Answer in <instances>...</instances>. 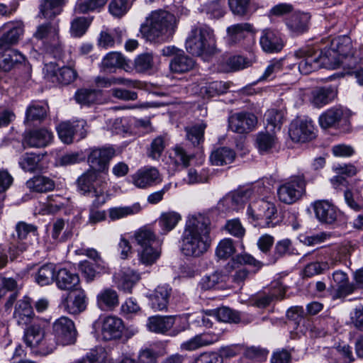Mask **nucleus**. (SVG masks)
Segmentation results:
<instances>
[{
  "label": "nucleus",
  "mask_w": 363,
  "mask_h": 363,
  "mask_svg": "<svg viewBox=\"0 0 363 363\" xmlns=\"http://www.w3.org/2000/svg\"><path fill=\"white\" fill-rule=\"evenodd\" d=\"M210 223L201 214L189 216L181 237V250L187 257H199L211 245Z\"/></svg>",
  "instance_id": "1"
},
{
  "label": "nucleus",
  "mask_w": 363,
  "mask_h": 363,
  "mask_svg": "<svg viewBox=\"0 0 363 363\" xmlns=\"http://www.w3.org/2000/svg\"><path fill=\"white\" fill-rule=\"evenodd\" d=\"M177 19L174 14L164 10L151 12L141 24L140 33L147 41L162 43L168 41L175 33Z\"/></svg>",
  "instance_id": "2"
},
{
  "label": "nucleus",
  "mask_w": 363,
  "mask_h": 363,
  "mask_svg": "<svg viewBox=\"0 0 363 363\" xmlns=\"http://www.w3.org/2000/svg\"><path fill=\"white\" fill-rule=\"evenodd\" d=\"M106 174L89 169L77 180V189L83 196L94 198V206H102L109 199Z\"/></svg>",
  "instance_id": "3"
},
{
  "label": "nucleus",
  "mask_w": 363,
  "mask_h": 363,
  "mask_svg": "<svg viewBox=\"0 0 363 363\" xmlns=\"http://www.w3.org/2000/svg\"><path fill=\"white\" fill-rule=\"evenodd\" d=\"M324 64L328 69H336L342 64L343 60L354 57L352 40L347 35L337 37L330 42V48H325L323 50Z\"/></svg>",
  "instance_id": "4"
},
{
  "label": "nucleus",
  "mask_w": 363,
  "mask_h": 363,
  "mask_svg": "<svg viewBox=\"0 0 363 363\" xmlns=\"http://www.w3.org/2000/svg\"><path fill=\"white\" fill-rule=\"evenodd\" d=\"M186 48L193 55L213 53L215 50L213 30L207 26L192 28L186 40Z\"/></svg>",
  "instance_id": "5"
},
{
  "label": "nucleus",
  "mask_w": 363,
  "mask_h": 363,
  "mask_svg": "<svg viewBox=\"0 0 363 363\" xmlns=\"http://www.w3.org/2000/svg\"><path fill=\"white\" fill-rule=\"evenodd\" d=\"M23 341L32 352L48 355L52 353L56 347V340L46 335L45 330L38 325H32L24 331Z\"/></svg>",
  "instance_id": "6"
},
{
  "label": "nucleus",
  "mask_w": 363,
  "mask_h": 363,
  "mask_svg": "<svg viewBox=\"0 0 363 363\" xmlns=\"http://www.w3.org/2000/svg\"><path fill=\"white\" fill-rule=\"evenodd\" d=\"M307 182L303 174L291 175L284 180L277 188V197L285 204H293L306 194Z\"/></svg>",
  "instance_id": "7"
},
{
  "label": "nucleus",
  "mask_w": 363,
  "mask_h": 363,
  "mask_svg": "<svg viewBox=\"0 0 363 363\" xmlns=\"http://www.w3.org/2000/svg\"><path fill=\"white\" fill-rule=\"evenodd\" d=\"M277 213L275 204L264 199L250 203L247 210L248 218L261 227H274L272 220Z\"/></svg>",
  "instance_id": "8"
},
{
  "label": "nucleus",
  "mask_w": 363,
  "mask_h": 363,
  "mask_svg": "<svg viewBox=\"0 0 363 363\" xmlns=\"http://www.w3.org/2000/svg\"><path fill=\"white\" fill-rule=\"evenodd\" d=\"M58 21H49L40 24L33 34V37L41 40L50 51L60 52L62 50Z\"/></svg>",
  "instance_id": "9"
},
{
  "label": "nucleus",
  "mask_w": 363,
  "mask_h": 363,
  "mask_svg": "<svg viewBox=\"0 0 363 363\" xmlns=\"http://www.w3.org/2000/svg\"><path fill=\"white\" fill-rule=\"evenodd\" d=\"M295 56L300 59L298 69L301 73L308 74L321 67H325L324 54L322 50L311 48H301L295 52Z\"/></svg>",
  "instance_id": "10"
},
{
  "label": "nucleus",
  "mask_w": 363,
  "mask_h": 363,
  "mask_svg": "<svg viewBox=\"0 0 363 363\" xmlns=\"http://www.w3.org/2000/svg\"><path fill=\"white\" fill-rule=\"evenodd\" d=\"M16 231L18 242L16 245L10 247L9 253L11 259H13L26 250L30 244V240L38 236V228L35 225L26 222H19L16 225Z\"/></svg>",
  "instance_id": "11"
},
{
  "label": "nucleus",
  "mask_w": 363,
  "mask_h": 363,
  "mask_svg": "<svg viewBox=\"0 0 363 363\" xmlns=\"http://www.w3.org/2000/svg\"><path fill=\"white\" fill-rule=\"evenodd\" d=\"M114 154L115 150L111 147L90 148L87 157L90 169L107 174L108 164Z\"/></svg>",
  "instance_id": "12"
},
{
  "label": "nucleus",
  "mask_w": 363,
  "mask_h": 363,
  "mask_svg": "<svg viewBox=\"0 0 363 363\" xmlns=\"http://www.w3.org/2000/svg\"><path fill=\"white\" fill-rule=\"evenodd\" d=\"M24 33L22 21H11L4 23L0 28V50L8 49L16 45Z\"/></svg>",
  "instance_id": "13"
},
{
  "label": "nucleus",
  "mask_w": 363,
  "mask_h": 363,
  "mask_svg": "<svg viewBox=\"0 0 363 363\" xmlns=\"http://www.w3.org/2000/svg\"><path fill=\"white\" fill-rule=\"evenodd\" d=\"M52 330L57 341L62 345H71L76 341L77 330L74 322L65 316L54 322Z\"/></svg>",
  "instance_id": "14"
},
{
  "label": "nucleus",
  "mask_w": 363,
  "mask_h": 363,
  "mask_svg": "<svg viewBox=\"0 0 363 363\" xmlns=\"http://www.w3.org/2000/svg\"><path fill=\"white\" fill-rule=\"evenodd\" d=\"M289 134L295 143H307L316 137L315 128L311 120L293 121L289 127Z\"/></svg>",
  "instance_id": "15"
},
{
  "label": "nucleus",
  "mask_w": 363,
  "mask_h": 363,
  "mask_svg": "<svg viewBox=\"0 0 363 363\" xmlns=\"http://www.w3.org/2000/svg\"><path fill=\"white\" fill-rule=\"evenodd\" d=\"M257 121V117L252 113H235L228 118V128L236 133H248L254 129Z\"/></svg>",
  "instance_id": "16"
},
{
  "label": "nucleus",
  "mask_w": 363,
  "mask_h": 363,
  "mask_svg": "<svg viewBox=\"0 0 363 363\" xmlns=\"http://www.w3.org/2000/svg\"><path fill=\"white\" fill-rule=\"evenodd\" d=\"M133 184L138 188L147 189L162 182V177L155 167H145L131 176Z\"/></svg>",
  "instance_id": "17"
},
{
  "label": "nucleus",
  "mask_w": 363,
  "mask_h": 363,
  "mask_svg": "<svg viewBox=\"0 0 363 363\" xmlns=\"http://www.w3.org/2000/svg\"><path fill=\"white\" fill-rule=\"evenodd\" d=\"M84 121H65L60 123L57 127L60 139L66 144L73 142L75 136L79 139L84 138L86 135L84 130Z\"/></svg>",
  "instance_id": "18"
},
{
  "label": "nucleus",
  "mask_w": 363,
  "mask_h": 363,
  "mask_svg": "<svg viewBox=\"0 0 363 363\" xmlns=\"http://www.w3.org/2000/svg\"><path fill=\"white\" fill-rule=\"evenodd\" d=\"M350 111L341 106H335L323 112L318 118L321 128L327 129L336 128L342 121H347L350 117Z\"/></svg>",
  "instance_id": "19"
},
{
  "label": "nucleus",
  "mask_w": 363,
  "mask_h": 363,
  "mask_svg": "<svg viewBox=\"0 0 363 363\" xmlns=\"http://www.w3.org/2000/svg\"><path fill=\"white\" fill-rule=\"evenodd\" d=\"M259 45L264 52L276 53L282 50L284 42L279 31L267 28L262 31Z\"/></svg>",
  "instance_id": "20"
},
{
  "label": "nucleus",
  "mask_w": 363,
  "mask_h": 363,
  "mask_svg": "<svg viewBox=\"0 0 363 363\" xmlns=\"http://www.w3.org/2000/svg\"><path fill=\"white\" fill-rule=\"evenodd\" d=\"M172 294V288L167 285H159L147 297L149 304L155 311H166Z\"/></svg>",
  "instance_id": "21"
},
{
  "label": "nucleus",
  "mask_w": 363,
  "mask_h": 363,
  "mask_svg": "<svg viewBox=\"0 0 363 363\" xmlns=\"http://www.w3.org/2000/svg\"><path fill=\"white\" fill-rule=\"evenodd\" d=\"M52 140V133L48 129H35L24 133L23 145L28 147L40 148L48 145Z\"/></svg>",
  "instance_id": "22"
},
{
  "label": "nucleus",
  "mask_w": 363,
  "mask_h": 363,
  "mask_svg": "<svg viewBox=\"0 0 363 363\" xmlns=\"http://www.w3.org/2000/svg\"><path fill=\"white\" fill-rule=\"evenodd\" d=\"M65 309L70 314H79L86 307V298L84 290L77 289L71 291L63 301Z\"/></svg>",
  "instance_id": "23"
},
{
  "label": "nucleus",
  "mask_w": 363,
  "mask_h": 363,
  "mask_svg": "<svg viewBox=\"0 0 363 363\" xmlns=\"http://www.w3.org/2000/svg\"><path fill=\"white\" fill-rule=\"evenodd\" d=\"M252 195L250 189L236 191L226 195L218 203L219 208H225L226 211H239Z\"/></svg>",
  "instance_id": "24"
},
{
  "label": "nucleus",
  "mask_w": 363,
  "mask_h": 363,
  "mask_svg": "<svg viewBox=\"0 0 363 363\" xmlns=\"http://www.w3.org/2000/svg\"><path fill=\"white\" fill-rule=\"evenodd\" d=\"M253 31V26L250 23L231 25L226 29L225 42L230 47L238 45L245 38L247 33Z\"/></svg>",
  "instance_id": "25"
},
{
  "label": "nucleus",
  "mask_w": 363,
  "mask_h": 363,
  "mask_svg": "<svg viewBox=\"0 0 363 363\" xmlns=\"http://www.w3.org/2000/svg\"><path fill=\"white\" fill-rule=\"evenodd\" d=\"M124 325L123 320L116 316H106L101 322V333L103 339L111 340L121 337Z\"/></svg>",
  "instance_id": "26"
},
{
  "label": "nucleus",
  "mask_w": 363,
  "mask_h": 363,
  "mask_svg": "<svg viewBox=\"0 0 363 363\" xmlns=\"http://www.w3.org/2000/svg\"><path fill=\"white\" fill-rule=\"evenodd\" d=\"M315 215L318 220L325 224L334 223L339 215L337 208L328 201H317L313 203Z\"/></svg>",
  "instance_id": "27"
},
{
  "label": "nucleus",
  "mask_w": 363,
  "mask_h": 363,
  "mask_svg": "<svg viewBox=\"0 0 363 363\" xmlns=\"http://www.w3.org/2000/svg\"><path fill=\"white\" fill-rule=\"evenodd\" d=\"M333 279L337 284V288L330 292V296L333 300L342 298L352 294L355 289L353 284L348 281V276L342 271L337 270L333 274Z\"/></svg>",
  "instance_id": "28"
},
{
  "label": "nucleus",
  "mask_w": 363,
  "mask_h": 363,
  "mask_svg": "<svg viewBox=\"0 0 363 363\" xmlns=\"http://www.w3.org/2000/svg\"><path fill=\"white\" fill-rule=\"evenodd\" d=\"M69 0H40L38 16L41 18L53 20L60 15Z\"/></svg>",
  "instance_id": "29"
},
{
  "label": "nucleus",
  "mask_w": 363,
  "mask_h": 363,
  "mask_svg": "<svg viewBox=\"0 0 363 363\" xmlns=\"http://www.w3.org/2000/svg\"><path fill=\"white\" fill-rule=\"evenodd\" d=\"M176 318V315H153L148 318L146 327L150 332L167 334L174 325Z\"/></svg>",
  "instance_id": "30"
},
{
  "label": "nucleus",
  "mask_w": 363,
  "mask_h": 363,
  "mask_svg": "<svg viewBox=\"0 0 363 363\" xmlns=\"http://www.w3.org/2000/svg\"><path fill=\"white\" fill-rule=\"evenodd\" d=\"M34 316L30 298L25 296L19 300L15 307L13 317L19 325H27Z\"/></svg>",
  "instance_id": "31"
},
{
  "label": "nucleus",
  "mask_w": 363,
  "mask_h": 363,
  "mask_svg": "<svg viewBox=\"0 0 363 363\" xmlns=\"http://www.w3.org/2000/svg\"><path fill=\"white\" fill-rule=\"evenodd\" d=\"M55 282L57 287L62 290L73 291L77 289L79 277L77 274L63 268L57 271L55 275Z\"/></svg>",
  "instance_id": "32"
},
{
  "label": "nucleus",
  "mask_w": 363,
  "mask_h": 363,
  "mask_svg": "<svg viewBox=\"0 0 363 363\" xmlns=\"http://www.w3.org/2000/svg\"><path fill=\"white\" fill-rule=\"evenodd\" d=\"M310 18L307 13L295 12L286 20V25L291 33L299 35L308 30Z\"/></svg>",
  "instance_id": "33"
},
{
  "label": "nucleus",
  "mask_w": 363,
  "mask_h": 363,
  "mask_svg": "<svg viewBox=\"0 0 363 363\" xmlns=\"http://www.w3.org/2000/svg\"><path fill=\"white\" fill-rule=\"evenodd\" d=\"M162 254V242L138 249L139 261L145 266H151L160 257Z\"/></svg>",
  "instance_id": "34"
},
{
  "label": "nucleus",
  "mask_w": 363,
  "mask_h": 363,
  "mask_svg": "<svg viewBox=\"0 0 363 363\" xmlns=\"http://www.w3.org/2000/svg\"><path fill=\"white\" fill-rule=\"evenodd\" d=\"M336 94L332 86L316 87L311 91V102L314 106L320 108L331 102Z\"/></svg>",
  "instance_id": "35"
},
{
  "label": "nucleus",
  "mask_w": 363,
  "mask_h": 363,
  "mask_svg": "<svg viewBox=\"0 0 363 363\" xmlns=\"http://www.w3.org/2000/svg\"><path fill=\"white\" fill-rule=\"evenodd\" d=\"M26 61V57L17 50H9L0 53V71L9 72L16 64Z\"/></svg>",
  "instance_id": "36"
},
{
  "label": "nucleus",
  "mask_w": 363,
  "mask_h": 363,
  "mask_svg": "<svg viewBox=\"0 0 363 363\" xmlns=\"http://www.w3.org/2000/svg\"><path fill=\"white\" fill-rule=\"evenodd\" d=\"M337 262V260L331 258L329 261H315L308 263L303 269V276L305 277H312L321 274L325 271L333 268Z\"/></svg>",
  "instance_id": "37"
},
{
  "label": "nucleus",
  "mask_w": 363,
  "mask_h": 363,
  "mask_svg": "<svg viewBox=\"0 0 363 363\" xmlns=\"http://www.w3.org/2000/svg\"><path fill=\"white\" fill-rule=\"evenodd\" d=\"M97 305L102 310H112L118 305L117 292L111 289L102 290L96 296Z\"/></svg>",
  "instance_id": "38"
},
{
  "label": "nucleus",
  "mask_w": 363,
  "mask_h": 363,
  "mask_svg": "<svg viewBox=\"0 0 363 363\" xmlns=\"http://www.w3.org/2000/svg\"><path fill=\"white\" fill-rule=\"evenodd\" d=\"M133 239L140 248L160 241L155 233L150 228L146 226H143L135 230Z\"/></svg>",
  "instance_id": "39"
},
{
  "label": "nucleus",
  "mask_w": 363,
  "mask_h": 363,
  "mask_svg": "<svg viewBox=\"0 0 363 363\" xmlns=\"http://www.w3.org/2000/svg\"><path fill=\"white\" fill-rule=\"evenodd\" d=\"M235 158V151L226 147H222L215 150L210 156L211 163L217 166L230 164L234 161Z\"/></svg>",
  "instance_id": "40"
},
{
  "label": "nucleus",
  "mask_w": 363,
  "mask_h": 363,
  "mask_svg": "<svg viewBox=\"0 0 363 363\" xmlns=\"http://www.w3.org/2000/svg\"><path fill=\"white\" fill-rule=\"evenodd\" d=\"M194 66V60L184 55L183 51L174 56L169 64L171 71L176 73L188 72L191 70Z\"/></svg>",
  "instance_id": "41"
},
{
  "label": "nucleus",
  "mask_w": 363,
  "mask_h": 363,
  "mask_svg": "<svg viewBox=\"0 0 363 363\" xmlns=\"http://www.w3.org/2000/svg\"><path fill=\"white\" fill-rule=\"evenodd\" d=\"M201 13L209 16L211 18H220L225 14V8L223 0H213L201 4L199 8Z\"/></svg>",
  "instance_id": "42"
},
{
  "label": "nucleus",
  "mask_w": 363,
  "mask_h": 363,
  "mask_svg": "<svg viewBox=\"0 0 363 363\" xmlns=\"http://www.w3.org/2000/svg\"><path fill=\"white\" fill-rule=\"evenodd\" d=\"M108 0H78L74 6V11L77 13H88L89 12H99L107 4Z\"/></svg>",
  "instance_id": "43"
},
{
  "label": "nucleus",
  "mask_w": 363,
  "mask_h": 363,
  "mask_svg": "<svg viewBox=\"0 0 363 363\" xmlns=\"http://www.w3.org/2000/svg\"><path fill=\"white\" fill-rule=\"evenodd\" d=\"M27 187L39 193L47 192L55 188L54 182L48 177L37 176L26 182Z\"/></svg>",
  "instance_id": "44"
},
{
  "label": "nucleus",
  "mask_w": 363,
  "mask_h": 363,
  "mask_svg": "<svg viewBox=\"0 0 363 363\" xmlns=\"http://www.w3.org/2000/svg\"><path fill=\"white\" fill-rule=\"evenodd\" d=\"M101 65L104 69L108 70L116 68L125 69V67L128 66L124 57L120 52H117L108 53L104 57Z\"/></svg>",
  "instance_id": "45"
},
{
  "label": "nucleus",
  "mask_w": 363,
  "mask_h": 363,
  "mask_svg": "<svg viewBox=\"0 0 363 363\" xmlns=\"http://www.w3.org/2000/svg\"><path fill=\"white\" fill-rule=\"evenodd\" d=\"M55 267L53 264L49 263L40 267L35 274V281L40 286L51 284L55 278Z\"/></svg>",
  "instance_id": "46"
},
{
  "label": "nucleus",
  "mask_w": 363,
  "mask_h": 363,
  "mask_svg": "<svg viewBox=\"0 0 363 363\" xmlns=\"http://www.w3.org/2000/svg\"><path fill=\"white\" fill-rule=\"evenodd\" d=\"M252 0H228L231 12L237 16L245 18L252 14Z\"/></svg>",
  "instance_id": "47"
},
{
  "label": "nucleus",
  "mask_w": 363,
  "mask_h": 363,
  "mask_svg": "<svg viewBox=\"0 0 363 363\" xmlns=\"http://www.w3.org/2000/svg\"><path fill=\"white\" fill-rule=\"evenodd\" d=\"M206 128V125L203 123L185 128L186 138L194 147L203 142Z\"/></svg>",
  "instance_id": "48"
},
{
  "label": "nucleus",
  "mask_w": 363,
  "mask_h": 363,
  "mask_svg": "<svg viewBox=\"0 0 363 363\" xmlns=\"http://www.w3.org/2000/svg\"><path fill=\"white\" fill-rule=\"evenodd\" d=\"M140 210V205L138 203H135L128 206L111 208L108 210V216L111 220H115L130 215L138 213Z\"/></svg>",
  "instance_id": "49"
},
{
  "label": "nucleus",
  "mask_w": 363,
  "mask_h": 363,
  "mask_svg": "<svg viewBox=\"0 0 363 363\" xmlns=\"http://www.w3.org/2000/svg\"><path fill=\"white\" fill-rule=\"evenodd\" d=\"M212 315L220 322L238 323L241 321L240 314L228 307L219 308Z\"/></svg>",
  "instance_id": "50"
},
{
  "label": "nucleus",
  "mask_w": 363,
  "mask_h": 363,
  "mask_svg": "<svg viewBox=\"0 0 363 363\" xmlns=\"http://www.w3.org/2000/svg\"><path fill=\"white\" fill-rule=\"evenodd\" d=\"M235 252L233 240L230 238L221 240L215 250L216 256L220 259H227Z\"/></svg>",
  "instance_id": "51"
},
{
  "label": "nucleus",
  "mask_w": 363,
  "mask_h": 363,
  "mask_svg": "<svg viewBox=\"0 0 363 363\" xmlns=\"http://www.w3.org/2000/svg\"><path fill=\"white\" fill-rule=\"evenodd\" d=\"M48 106L45 104L33 103L26 110L27 121H42L48 113Z\"/></svg>",
  "instance_id": "52"
},
{
  "label": "nucleus",
  "mask_w": 363,
  "mask_h": 363,
  "mask_svg": "<svg viewBox=\"0 0 363 363\" xmlns=\"http://www.w3.org/2000/svg\"><path fill=\"white\" fill-rule=\"evenodd\" d=\"M91 22V18L86 17L75 18L71 23L70 33L74 38L82 37L88 29Z\"/></svg>",
  "instance_id": "53"
},
{
  "label": "nucleus",
  "mask_w": 363,
  "mask_h": 363,
  "mask_svg": "<svg viewBox=\"0 0 363 363\" xmlns=\"http://www.w3.org/2000/svg\"><path fill=\"white\" fill-rule=\"evenodd\" d=\"M181 216L175 212H166L162 213L158 222L164 233L172 230L180 220Z\"/></svg>",
  "instance_id": "54"
},
{
  "label": "nucleus",
  "mask_w": 363,
  "mask_h": 363,
  "mask_svg": "<svg viewBox=\"0 0 363 363\" xmlns=\"http://www.w3.org/2000/svg\"><path fill=\"white\" fill-rule=\"evenodd\" d=\"M131 7L128 0H111L108 4L109 13L116 18L125 16Z\"/></svg>",
  "instance_id": "55"
},
{
  "label": "nucleus",
  "mask_w": 363,
  "mask_h": 363,
  "mask_svg": "<svg viewBox=\"0 0 363 363\" xmlns=\"http://www.w3.org/2000/svg\"><path fill=\"white\" fill-rule=\"evenodd\" d=\"M228 89V86L223 82L216 81L202 86L200 91L204 97L210 98L225 93Z\"/></svg>",
  "instance_id": "56"
},
{
  "label": "nucleus",
  "mask_w": 363,
  "mask_h": 363,
  "mask_svg": "<svg viewBox=\"0 0 363 363\" xmlns=\"http://www.w3.org/2000/svg\"><path fill=\"white\" fill-rule=\"evenodd\" d=\"M67 201L66 199L58 196L52 195L48 196V203L45 206L44 214L56 213L61 209L64 208L67 205Z\"/></svg>",
  "instance_id": "57"
},
{
  "label": "nucleus",
  "mask_w": 363,
  "mask_h": 363,
  "mask_svg": "<svg viewBox=\"0 0 363 363\" xmlns=\"http://www.w3.org/2000/svg\"><path fill=\"white\" fill-rule=\"evenodd\" d=\"M345 201L347 205L355 211L363 209V198L358 191L346 190L344 193Z\"/></svg>",
  "instance_id": "58"
},
{
  "label": "nucleus",
  "mask_w": 363,
  "mask_h": 363,
  "mask_svg": "<svg viewBox=\"0 0 363 363\" xmlns=\"http://www.w3.org/2000/svg\"><path fill=\"white\" fill-rule=\"evenodd\" d=\"M58 82L62 85H68L77 78V71L69 66H64L59 69L55 74Z\"/></svg>",
  "instance_id": "59"
},
{
  "label": "nucleus",
  "mask_w": 363,
  "mask_h": 363,
  "mask_svg": "<svg viewBox=\"0 0 363 363\" xmlns=\"http://www.w3.org/2000/svg\"><path fill=\"white\" fill-rule=\"evenodd\" d=\"M283 63L281 60H272L267 66L263 74L258 79L259 82L273 79L275 75L282 70Z\"/></svg>",
  "instance_id": "60"
},
{
  "label": "nucleus",
  "mask_w": 363,
  "mask_h": 363,
  "mask_svg": "<svg viewBox=\"0 0 363 363\" xmlns=\"http://www.w3.org/2000/svg\"><path fill=\"white\" fill-rule=\"evenodd\" d=\"M139 279V276L133 271L123 272L118 280V287L125 291L130 292L134 284Z\"/></svg>",
  "instance_id": "61"
},
{
  "label": "nucleus",
  "mask_w": 363,
  "mask_h": 363,
  "mask_svg": "<svg viewBox=\"0 0 363 363\" xmlns=\"http://www.w3.org/2000/svg\"><path fill=\"white\" fill-rule=\"evenodd\" d=\"M223 281V277L218 272H214L210 275L204 276L200 283L199 286L203 290H211L213 289H218L220 284Z\"/></svg>",
  "instance_id": "62"
},
{
  "label": "nucleus",
  "mask_w": 363,
  "mask_h": 363,
  "mask_svg": "<svg viewBox=\"0 0 363 363\" xmlns=\"http://www.w3.org/2000/svg\"><path fill=\"white\" fill-rule=\"evenodd\" d=\"M153 67V56L150 53H143L135 59V68L139 72H143Z\"/></svg>",
  "instance_id": "63"
},
{
  "label": "nucleus",
  "mask_w": 363,
  "mask_h": 363,
  "mask_svg": "<svg viewBox=\"0 0 363 363\" xmlns=\"http://www.w3.org/2000/svg\"><path fill=\"white\" fill-rule=\"evenodd\" d=\"M39 158L33 153L24 154L19 161V165L26 172H33L38 167Z\"/></svg>",
  "instance_id": "64"
}]
</instances>
